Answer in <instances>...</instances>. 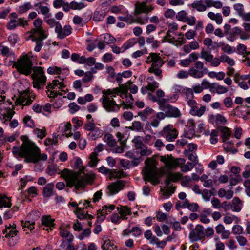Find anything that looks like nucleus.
I'll use <instances>...</instances> for the list:
<instances>
[{"mask_svg": "<svg viewBox=\"0 0 250 250\" xmlns=\"http://www.w3.org/2000/svg\"><path fill=\"white\" fill-rule=\"evenodd\" d=\"M128 82L125 84H121L119 87L103 90L102 91L103 97L100 100L102 103L103 107L108 112L119 111L120 106L114 100V98L120 93V96L122 98H126L127 100L129 99L127 101L128 104L125 105V107L131 108V102L133 99L132 95L128 93Z\"/></svg>", "mask_w": 250, "mask_h": 250, "instance_id": "1", "label": "nucleus"}, {"mask_svg": "<svg viewBox=\"0 0 250 250\" xmlns=\"http://www.w3.org/2000/svg\"><path fill=\"white\" fill-rule=\"evenodd\" d=\"M12 152L15 157L24 158L26 163H36L47 159V155L41 153L40 149L35 143L29 140L24 141L20 146H13Z\"/></svg>", "mask_w": 250, "mask_h": 250, "instance_id": "2", "label": "nucleus"}, {"mask_svg": "<svg viewBox=\"0 0 250 250\" xmlns=\"http://www.w3.org/2000/svg\"><path fill=\"white\" fill-rule=\"evenodd\" d=\"M59 173L64 179L67 187L72 188L74 186L77 189L84 187L87 184H91L95 178L93 173H85L83 168L80 169L79 172L65 168Z\"/></svg>", "mask_w": 250, "mask_h": 250, "instance_id": "3", "label": "nucleus"}, {"mask_svg": "<svg viewBox=\"0 0 250 250\" xmlns=\"http://www.w3.org/2000/svg\"><path fill=\"white\" fill-rule=\"evenodd\" d=\"M145 164L146 166L142 171L145 180L150 181L154 185L158 184L160 181L158 177L159 172L156 168L157 161L152 158H147Z\"/></svg>", "mask_w": 250, "mask_h": 250, "instance_id": "4", "label": "nucleus"}, {"mask_svg": "<svg viewBox=\"0 0 250 250\" xmlns=\"http://www.w3.org/2000/svg\"><path fill=\"white\" fill-rule=\"evenodd\" d=\"M31 53L20 56L14 63L17 70L25 75L31 74L32 69V61L30 59Z\"/></svg>", "mask_w": 250, "mask_h": 250, "instance_id": "5", "label": "nucleus"}, {"mask_svg": "<svg viewBox=\"0 0 250 250\" xmlns=\"http://www.w3.org/2000/svg\"><path fill=\"white\" fill-rule=\"evenodd\" d=\"M15 113L13 109L10 107L5 108L0 110V119L3 124L6 125L9 124L10 127L15 128L18 125V122L16 119L12 120Z\"/></svg>", "mask_w": 250, "mask_h": 250, "instance_id": "6", "label": "nucleus"}, {"mask_svg": "<svg viewBox=\"0 0 250 250\" xmlns=\"http://www.w3.org/2000/svg\"><path fill=\"white\" fill-rule=\"evenodd\" d=\"M32 70L33 73L31 76L33 79V86L35 88L40 89L45 84L46 81L43 69L41 67H37Z\"/></svg>", "mask_w": 250, "mask_h": 250, "instance_id": "7", "label": "nucleus"}, {"mask_svg": "<svg viewBox=\"0 0 250 250\" xmlns=\"http://www.w3.org/2000/svg\"><path fill=\"white\" fill-rule=\"evenodd\" d=\"M27 40H31L32 41H43L47 37L46 31L43 29H31L25 35Z\"/></svg>", "mask_w": 250, "mask_h": 250, "instance_id": "8", "label": "nucleus"}, {"mask_svg": "<svg viewBox=\"0 0 250 250\" xmlns=\"http://www.w3.org/2000/svg\"><path fill=\"white\" fill-rule=\"evenodd\" d=\"M35 97V94L29 90H24L19 93L17 102L23 106L28 105L32 103Z\"/></svg>", "mask_w": 250, "mask_h": 250, "instance_id": "9", "label": "nucleus"}, {"mask_svg": "<svg viewBox=\"0 0 250 250\" xmlns=\"http://www.w3.org/2000/svg\"><path fill=\"white\" fill-rule=\"evenodd\" d=\"M187 104L190 108L189 113L193 116L200 117L205 111V106L198 104L195 100L188 101Z\"/></svg>", "mask_w": 250, "mask_h": 250, "instance_id": "10", "label": "nucleus"}, {"mask_svg": "<svg viewBox=\"0 0 250 250\" xmlns=\"http://www.w3.org/2000/svg\"><path fill=\"white\" fill-rule=\"evenodd\" d=\"M205 237L204 228L197 225L189 233V238L191 242H195L202 239Z\"/></svg>", "mask_w": 250, "mask_h": 250, "instance_id": "11", "label": "nucleus"}, {"mask_svg": "<svg viewBox=\"0 0 250 250\" xmlns=\"http://www.w3.org/2000/svg\"><path fill=\"white\" fill-rule=\"evenodd\" d=\"M178 135L177 130L171 125L165 127L162 132V136L168 142L174 141L177 137Z\"/></svg>", "mask_w": 250, "mask_h": 250, "instance_id": "12", "label": "nucleus"}, {"mask_svg": "<svg viewBox=\"0 0 250 250\" xmlns=\"http://www.w3.org/2000/svg\"><path fill=\"white\" fill-rule=\"evenodd\" d=\"M203 72L202 71H198L195 69L194 67H192L190 68L188 71L185 70L179 71L177 74V77L179 79H185L190 76L194 78L199 79L201 78Z\"/></svg>", "mask_w": 250, "mask_h": 250, "instance_id": "13", "label": "nucleus"}, {"mask_svg": "<svg viewBox=\"0 0 250 250\" xmlns=\"http://www.w3.org/2000/svg\"><path fill=\"white\" fill-rule=\"evenodd\" d=\"M160 160L165 164V167L168 169L180 166L181 164L185 162L184 159H172L163 156H161Z\"/></svg>", "mask_w": 250, "mask_h": 250, "instance_id": "14", "label": "nucleus"}, {"mask_svg": "<svg viewBox=\"0 0 250 250\" xmlns=\"http://www.w3.org/2000/svg\"><path fill=\"white\" fill-rule=\"evenodd\" d=\"M153 10L154 7L151 5H147L144 2H137L135 4L134 15L135 16H137L141 13L148 14Z\"/></svg>", "mask_w": 250, "mask_h": 250, "instance_id": "15", "label": "nucleus"}, {"mask_svg": "<svg viewBox=\"0 0 250 250\" xmlns=\"http://www.w3.org/2000/svg\"><path fill=\"white\" fill-rule=\"evenodd\" d=\"M146 62L148 64L152 63L151 66L162 67L165 62L160 56V54L151 53L147 57Z\"/></svg>", "mask_w": 250, "mask_h": 250, "instance_id": "16", "label": "nucleus"}, {"mask_svg": "<svg viewBox=\"0 0 250 250\" xmlns=\"http://www.w3.org/2000/svg\"><path fill=\"white\" fill-rule=\"evenodd\" d=\"M72 30L69 25H66L62 28L61 24H58V27L55 29V32L57 34V37L60 39H63L70 35Z\"/></svg>", "mask_w": 250, "mask_h": 250, "instance_id": "17", "label": "nucleus"}, {"mask_svg": "<svg viewBox=\"0 0 250 250\" xmlns=\"http://www.w3.org/2000/svg\"><path fill=\"white\" fill-rule=\"evenodd\" d=\"M29 216L32 218L31 220H26L25 221L21 220V222L23 228H27L30 231H32L34 229L35 220H37L39 217V212L37 211H33L30 213Z\"/></svg>", "mask_w": 250, "mask_h": 250, "instance_id": "18", "label": "nucleus"}, {"mask_svg": "<svg viewBox=\"0 0 250 250\" xmlns=\"http://www.w3.org/2000/svg\"><path fill=\"white\" fill-rule=\"evenodd\" d=\"M60 235L62 237L65 239V240L62 241L60 245V248L62 249H64L66 244L71 243L73 241L74 236L72 234L64 229L61 228L60 229Z\"/></svg>", "mask_w": 250, "mask_h": 250, "instance_id": "19", "label": "nucleus"}, {"mask_svg": "<svg viewBox=\"0 0 250 250\" xmlns=\"http://www.w3.org/2000/svg\"><path fill=\"white\" fill-rule=\"evenodd\" d=\"M28 25V22L26 20L20 18L17 20H10L6 24V28L7 29L11 30L15 29L18 26L24 27Z\"/></svg>", "mask_w": 250, "mask_h": 250, "instance_id": "20", "label": "nucleus"}, {"mask_svg": "<svg viewBox=\"0 0 250 250\" xmlns=\"http://www.w3.org/2000/svg\"><path fill=\"white\" fill-rule=\"evenodd\" d=\"M42 224L44 230L49 231L52 230L55 224L54 219L51 218L50 215H45L42 217Z\"/></svg>", "mask_w": 250, "mask_h": 250, "instance_id": "21", "label": "nucleus"}, {"mask_svg": "<svg viewBox=\"0 0 250 250\" xmlns=\"http://www.w3.org/2000/svg\"><path fill=\"white\" fill-rule=\"evenodd\" d=\"M124 183L122 181H119L117 182L112 183L109 185L107 188L111 195L117 193L119 191L123 189Z\"/></svg>", "mask_w": 250, "mask_h": 250, "instance_id": "22", "label": "nucleus"}, {"mask_svg": "<svg viewBox=\"0 0 250 250\" xmlns=\"http://www.w3.org/2000/svg\"><path fill=\"white\" fill-rule=\"evenodd\" d=\"M209 122L213 125H219L221 124H225L227 122V120L224 116L220 114H217L216 115H209Z\"/></svg>", "mask_w": 250, "mask_h": 250, "instance_id": "23", "label": "nucleus"}, {"mask_svg": "<svg viewBox=\"0 0 250 250\" xmlns=\"http://www.w3.org/2000/svg\"><path fill=\"white\" fill-rule=\"evenodd\" d=\"M54 185L53 183L47 184L42 189V195L44 197L49 198L55 195Z\"/></svg>", "mask_w": 250, "mask_h": 250, "instance_id": "24", "label": "nucleus"}, {"mask_svg": "<svg viewBox=\"0 0 250 250\" xmlns=\"http://www.w3.org/2000/svg\"><path fill=\"white\" fill-rule=\"evenodd\" d=\"M103 134V130L96 127L89 131L87 135V138L89 140L93 141L101 137Z\"/></svg>", "mask_w": 250, "mask_h": 250, "instance_id": "25", "label": "nucleus"}, {"mask_svg": "<svg viewBox=\"0 0 250 250\" xmlns=\"http://www.w3.org/2000/svg\"><path fill=\"white\" fill-rule=\"evenodd\" d=\"M47 73L51 75L54 74H59V75L64 74L65 75H67L68 74V69H61L60 67H58L57 66H51L49 67L47 69ZM59 77L61 78V76H59Z\"/></svg>", "mask_w": 250, "mask_h": 250, "instance_id": "26", "label": "nucleus"}, {"mask_svg": "<svg viewBox=\"0 0 250 250\" xmlns=\"http://www.w3.org/2000/svg\"><path fill=\"white\" fill-rule=\"evenodd\" d=\"M191 7L200 12H204L207 10V5H206L205 0H204L194 1L191 4Z\"/></svg>", "mask_w": 250, "mask_h": 250, "instance_id": "27", "label": "nucleus"}, {"mask_svg": "<svg viewBox=\"0 0 250 250\" xmlns=\"http://www.w3.org/2000/svg\"><path fill=\"white\" fill-rule=\"evenodd\" d=\"M228 91V89L224 85H220L217 83H214L212 91H211V94H217L218 95L224 94Z\"/></svg>", "mask_w": 250, "mask_h": 250, "instance_id": "28", "label": "nucleus"}, {"mask_svg": "<svg viewBox=\"0 0 250 250\" xmlns=\"http://www.w3.org/2000/svg\"><path fill=\"white\" fill-rule=\"evenodd\" d=\"M181 177L180 173H169L167 176L165 183L167 186H169L171 182H175L177 181Z\"/></svg>", "mask_w": 250, "mask_h": 250, "instance_id": "29", "label": "nucleus"}, {"mask_svg": "<svg viewBox=\"0 0 250 250\" xmlns=\"http://www.w3.org/2000/svg\"><path fill=\"white\" fill-rule=\"evenodd\" d=\"M99 171L102 173L108 174H111L112 176L115 177H121L124 173V171L123 170H120L117 173L114 174V172L113 171V170H111L105 167L104 166H102L99 168Z\"/></svg>", "mask_w": 250, "mask_h": 250, "instance_id": "30", "label": "nucleus"}, {"mask_svg": "<svg viewBox=\"0 0 250 250\" xmlns=\"http://www.w3.org/2000/svg\"><path fill=\"white\" fill-rule=\"evenodd\" d=\"M208 17L212 21H215L216 24L220 25L223 22V18L221 14L219 13H214L212 12H209L207 14Z\"/></svg>", "mask_w": 250, "mask_h": 250, "instance_id": "31", "label": "nucleus"}, {"mask_svg": "<svg viewBox=\"0 0 250 250\" xmlns=\"http://www.w3.org/2000/svg\"><path fill=\"white\" fill-rule=\"evenodd\" d=\"M182 94L187 103H188V101L194 100V93L191 88L185 87Z\"/></svg>", "mask_w": 250, "mask_h": 250, "instance_id": "32", "label": "nucleus"}, {"mask_svg": "<svg viewBox=\"0 0 250 250\" xmlns=\"http://www.w3.org/2000/svg\"><path fill=\"white\" fill-rule=\"evenodd\" d=\"M103 241L101 246L103 250H117L116 246L109 239H103Z\"/></svg>", "mask_w": 250, "mask_h": 250, "instance_id": "33", "label": "nucleus"}, {"mask_svg": "<svg viewBox=\"0 0 250 250\" xmlns=\"http://www.w3.org/2000/svg\"><path fill=\"white\" fill-rule=\"evenodd\" d=\"M103 140L110 147H114L116 145V141L114 138V136L110 133H106Z\"/></svg>", "mask_w": 250, "mask_h": 250, "instance_id": "34", "label": "nucleus"}, {"mask_svg": "<svg viewBox=\"0 0 250 250\" xmlns=\"http://www.w3.org/2000/svg\"><path fill=\"white\" fill-rule=\"evenodd\" d=\"M146 82L148 83L147 87L151 91H154L159 87V83L154 80L152 76L147 78Z\"/></svg>", "mask_w": 250, "mask_h": 250, "instance_id": "35", "label": "nucleus"}, {"mask_svg": "<svg viewBox=\"0 0 250 250\" xmlns=\"http://www.w3.org/2000/svg\"><path fill=\"white\" fill-rule=\"evenodd\" d=\"M231 208L234 212H239L242 207L241 201L237 197H235L232 200V204Z\"/></svg>", "mask_w": 250, "mask_h": 250, "instance_id": "36", "label": "nucleus"}, {"mask_svg": "<svg viewBox=\"0 0 250 250\" xmlns=\"http://www.w3.org/2000/svg\"><path fill=\"white\" fill-rule=\"evenodd\" d=\"M219 197H225L227 199H230L233 196V192L231 190H226L224 188H220L218 191Z\"/></svg>", "mask_w": 250, "mask_h": 250, "instance_id": "37", "label": "nucleus"}, {"mask_svg": "<svg viewBox=\"0 0 250 250\" xmlns=\"http://www.w3.org/2000/svg\"><path fill=\"white\" fill-rule=\"evenodd\" d=\"M11 198L5 195L0 196V208H10L11 207Z\"/></svg>", "mask_w": 250, "mask_h": 250, "instance_id": "38", "label": "nucleus"}, {"mask_svg": "<svg viewBox=\"0 0 250 250\" xmlns=\"http://www.w3.org/2000/svg\"><path fill=\"white\" fill-rule=\"evenodd\" d=\"M33 8V6L30 2H25L22 5L19 6L17 9L18 12L20 14H22L27 12Z\"/></svg>", "mask_w": 250, "mask_h": 250, "instance_id": "39", "label": "nucleus"}, {"mask_svg": "<svg viewBox=\"0 0 250 250\" xmlns=\"http://www.w3.org/2000/svg\"><path fill=\"white\" fill-rule=\"evenodd\" d=\"M153 110L149 107H146L145 109L139 112L138 114L142 121H145L148 117L152 114Z\"/></svg>", "mask_w": 250, "mask_h": 250, "instance_id": "40", "label": "nucleus"}, {"mask_svg": "<svg viewBox=\"0 0 250 250\" xmlns=\"http://www.w3.org/2000/svg\"><path fill=\"white\" fill-rule=\"evenodd\" d=\"M100 38L107 44H113L116 41V39L109 34H103L100 36Z\"/></svg>", "mask_w": 250, "mask_h": 250, "instance_id": "41", "label": "nucleus"}, {"mask_svg": "<svg viewBox=\"0 0 250 250\" xmlns=\"http://www.w3.org/2000/svg\"><path fill=\"white\" fill-rule=\"evenodd\" d=\"M117 209L123 219H125L127 215L130 214V209L127 206H121L120 208H117Z\"/></svg>", "mask_w": 250, "mask_h": 250, "instance_id": "42", "label": "nucleus"}, {"mask_svg": "<svg viewBox=\"0 0 250 250\" xmlns=\"http://www.w3.org/2000/svg\"><path fill=\"white\" fill-rule=\"evenodd\" d=\"M213 55L210 52H208L204 50L203 49L200 53V57L201 58L204 60L206 62H209L213 59Z\"/></svg>", "mask_w": 250, "mask_h": 250, "instance_id": "43", "label": "nucleus"}, {"mask_svg": "<svg viewBox=\"0 0 250 250\" xmlns=\"http://www.w3.org/2000/svg\"><path fill=\"white\" fill-rule=\"evenodd\" d=\"M220 131L222 133V140L224 142L228 140L231 135V130L227 127H221Z\"/></svg>", "mask_w": 250, "mask_h": 250, "instance_id": "44", "label": "nucleus"}, {"mask_svg": "<svg viewBox=\"0 0 250 250\" xmlns=\"http://www.w3.org/2000/svg\"><path fill=\"white\" fill-rule=\"evenodd\" d=\"M194 68L195 69L199 71H202L203 72V75H202L201 78H202L204 74H206L208 71V69L204 67V63L200 61H196L194 64Z\"/></svg>", "mask_w": 250, "mask_h": 250, "instance_id": "45", "label": "nucleus"}, {"mask_svg": "<svg viewBox=\"0 0 250 250\" xmlns=\"http://www.w3.org/2000/svg\"><path fill=\"white\" fill-rule=\"evenodd\" d=\"M221 60L222 62L226 63L229 66H233L235 64L234 59L226 54L221 55Z\"/></svg>", "mask_w": 250, "mask_h": 250, "instance_id": "46", "label": "nucleus"}, {"mask_svg": "<svg viewBox=\"0 0 250 250\" xmlns=\"http://www.w3.org/2000/svg\"><path fill=\"white\" fill-rule=\"evenodd\" d=\"M223 147L226 151L230 152L232 154L237 152V150L233 146V144L230 142H225L223 144Z\"/></svg>", "mask_w": 250, "mask_h": 250, "instance_id": "47", "label": "nucleus"}, {"mask_svg": "<svg viewBox=\"0 0 250 250\" xmlns=\"http://www.w3.org/2000/svg\"><path fill=\"white\" fill-rule=\"evenodd\" d=\"M160 67H161L151 66L148 69V72L154 74L155 76L158 77L159 79H161L162 77V72Z\"/></svg>", "mask_w": 250, "mask_h": 250, "instance_id": "48", "label": "nucleus"}, {"mask_svg": "<svg viewBox=\"0 0 250 250\" xmlns=\"http://www.w3.org/2000/svg\"><path fill=\"white\" fill-rule=\"evenodd\" d=\"M128 128L132 131L139 132L143 129V125L140 121H135L132 122V125Z\"/></svg>", "mask_w": 250, "mask_h": 250, "instance_id": "49", "label": "nucleus"}, {"mask_svg": "<svg viewBox=\"0 0 250 250\" xmlns=\"http://www.w3.org/2000/svg\"><path fill=\"white\" fill-rule=\"evenodd\" d=\"M222 51L227 53L230 54L236 52V49L234 47H232L228 44H222L221 46Z\"/></svg>", "mask_w": 250, "mask_h": 250, "instance_id": "50", "label": "nucleus"}, {"mask_svg": "<svg viewBox=\"0 0 250 250\" xmlns=\"http://www.w3.org/2000/svg\"><path fill=\"white\" fill-rule=\"evenodd\" d=\"M3 233H5V237L9 238V237H13L14 236H16L17 234L18 231L15 229V228H11V227H9L6 228L3 231Z\"/></svg>", "mask_w": 250, "mask_h": 250, "instance_id": "51", "label": "nucleus"}, {"mask_svg": "<svg viewBox=\"0 0 250 250\" xmlns=\"http://www.w3.org/2000/svg\"><path fill=\"white\" fill-rule=\"evenodd\" d=\"M181 116L180 111L176 107L171 106L167 117L178 118Z\"/></svg>", "mask_w": 250, "mask_h": 250, "instance_id": "52", "label": "nucleus"}, {"mask_svg": "<svg viewBox=\"0 0 250 250\" xmlns=\"http://www.w3.org/2000/svg\"><path fill=\"white\" fill-rule=\"evenodd\" d=\"M181 170L183 172L190 171L194 167V164L191 162H187L186 164H181L180 166Z\"/></svg>", "mask_w": 250, "mask_h": 250, "instance_id": "53", "label": "nucleus"}, {"mask_svg": "<svg viewBox=\"0 0 250 250\" xmlns=\"http://www.w3.org/2000/svg\"><path fill=\"white\" fill-rule=\"evenodd\" d=\"M136 17V18L134 19V22H137L141 25H144L148 22V17L146 15L141 16L138 15Z\"/></svg>", "mask_w": 250, "mask_h": 250, "instance_id": "54", "label": "nucleus"}, {"mask_svg": "<svg viewBox=\"0 0 250 250\" xmlns=\"http://www.w3.org/2000/svg\"><path fill=\"white\" fill-rule=\"evenodd\" d=\"M106 16V13L104 11H96L94 12L93 20L95 21H100L104 20Z\"/></svg>", "mask_w": 250, "mask_h": 250, "instance_id": "55", "label": "nucleus"}, {"mask_svg": "<svg viewBox=\"0 0 250 250\" xmlns=\"http://www.w3.org/2000/svg\"><path fill=\"white\" fill-rule=\"evenodd\" d=\"M202 88L204 89H209V91H212L213 87L214 86V83H210L207 79H203L201 83Z\"/></svg>", "mask_w": 250, "mask_h": 250, "instance_id": "56", "label": "nucleus"}, {"mask_svg": "<svg viewBox=\"0 0 250 250\" xmlns=\"http://www.w3.org/2000/svg\"><path fill=\"white\" fill-rule=\"evenodd\" d=\"M195 125V124L194 121L193 119H189L188 120L187 125L190 127L189 131L190 132L191 136H190V135L188 134V133H187L185 135L186 138H190L193 136L194 134Z\"/></svg>", "mask_w": 250, "mask_h": 250, "instance_id": "57", "label": "nucleus"}, {"mask_svg": "<svg viewBox=\"0 0 250 250\" xmlns=\"http://www.w3.org/2000/svg\"><path fill=\"white\" fill-rule=\"evenodd\" d=\"M233 8L234 9V10L236 12L237 15L239 16L240 17L245 13L244 6L241 3H237L234 4L233 5Z\"/></svg>", "mask_w": 250, "mask_h": 250, "instance_id": "58", "label": "nucleus"}, {"mask_svg": "<svg viewBox=\"0 0 250 250\" xmlns=\"http://www.w3.org/2000/svg\"><path fill=\"white\" fill-rule=\"evenodd\" d=\"M143 138L139 136L135 137L133 139L132 141L134 144V146L136 149H140L143 146Z\"/></svg>", "mask_w": 250, "mask_h": 250, "instance_id": "59", "label": "nucleus"}, {"mask_svg": "<svg viewBox=\"0 0 250 250\" xmlns=\"http://www.w3.org/2000/svg\"><path fill=\"white\" fill-rule=\"evenodd\" d=\"M84 7L85 5L83 2L78 3L73 1L69 4V7L73 10H81Z\"/></svg>", "mask_w": 250, "mask_h": 250, "instance_id": "60", "label": "nucleus"}, {"mask_svg": "<svg viewBox=\"0 0 250 250\" xmlns=\"http://www.w3.org/2000/svg\"><path fill=\"white\" fill-rule=\"evenodd\" d=\"M136 43V41L134 39H130L126 41L122 46V48L123 49L122 52L125 51L129 48L132 47Z\"/></svg>", "mask_w": 250, "mask_h": 250, "instance_id": "61", "label": "nucleus"}, {"mask_svg": "<svg viewBox=\"0 0 250 250\" xmlns=\"http://www.w3.org/2000/svg\"><path fill=\"white\" fill-rule=\"evenodd\" d=\"M95 127H96V125L93 119H92L90 121H87L86 123L83 126L84 129L88 131H91Z\"/></svg>", "mask_w": 250, "mask_h": 250, "instance_id": "62", "label": "nucleus"}, {"mask_svg": "<svg viewBox=\"0 0 250 250\" xmlns=\"http://www.w3.org/2000/svg\"><path fill=\"white\" fill-rule=\"evenodd\" d=\"M188 17L187 12L184 10H182L178 12L176 16V19L181 21L184 22L186 21Z\"/></svg>", "mask_w": 250, "mask_h": 250, "instance_id": "63", "label": "nucleus"}, {"mask_svg": "<svg viewBox=\"0 0 250 250\" xmlns=\"http://www.w3.org/2000/svg\"><path fill=\"white\" fill-rule=\"evenodd\" d=\"M139 153L141 156H148L152 154V151L147 146H143L140 148Z\"/></svg>", "mask_w": 250, "mask_h": 250, "instance_id": "64", "label": "nucleus"}]
</instances>
